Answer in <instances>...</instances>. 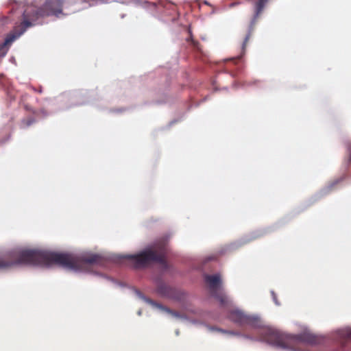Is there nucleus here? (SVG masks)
I'll return each instance as SVG.
<instances>
[{
  "mask_svg": "<svg viewBox=\"0 0 351 351\" xmlns=\"http://www.w3.org/2000/svg\"><path fill=\"white\" fill-rule=\"evenodd\" d=\"M229 332V333H230V334H232V335H236V333H234V332H232V331H230V332Z\"/></svg>",
  "mask_w": 351,
  "mask_h": 351,
  "instance_id": "2eb2a0df",
  "label": "nucleus"
},
{
  "mask_svg": "<svg viewBox=\"0 0 351 351\" xmlns=\"http://www.w3.org/2000/svg\"><path fill=\"white\" fill-rule=\"evenodd\" d=\"M104 263H105V260L98 254L76 256L71 254L51 252L40 250H23L5 258L0 257V269H5L14 265L42 266L58 265L66 269H77L93 266H102Z\"/></svg>",
  "mask_w": 351,
  "mask_h": 351,
  "instance_id": "f257e3e1",
  "label": "nucleus"
},
{
  "mask_svg": "<svg viewBox=\"0 0 351 351\" xmlns=\"http://www.w3.org/2000/svg\"><path fill=\"white\" fill-rule=\"evenodd\" d=\"M267 1L268 0H256V1H254L253 18H252L251 23H250L249 31H247V34H245V38H243V45H241V50H243V53L245 51L246 44H247V41L252 36V31L254 28V25L257 22V20L261 13L263 12L264 8L265 7Z\"/></svg>",
  "mask_w": 351,
  "mask_h": 351,
  "instance_id": "0eeeda50",
  "label": "nucleus"
},
{
  "mask_svg": "<svg viewBox=\"0 0 351 351\" xmlns=\"http://www.w3.org/2000/svg\"><path fill=\"white\" fill-rule=\"evenodd\" d=\"M339 337L345 340H351V328L339 330Z\"/></svg>",
  "mask_w": 351,
  "mask_h": 351,
  "instance_id": "9d476101",
  "label": "nucleus"
},
{
  "mask_svg": "<svg viewBox=\"0 0 351 351\" xmlns=\"http://www.w3.org/2000/svg\"><path fill=\"white\" fill-rule=\"evenodd\" d=\"M77 11V9H75V10H72V12H71V13H74V12H75Z\"/></svg>",
  "mask_w": 351,
  "mask_h": 351,
  "instance_id": "ddd939ff",
  "label": "nucleus"
},
{
  "mask_svg": "<svg viewBox=\"0 0 351 351\" xmlns=\"http://www.w3.org/2000/svg\"><path fill=\"white\" fill-rule=\"evenodd\" d=\"M205 282L208 285L209 290H210L211 295L219 302L223 307H229L232 304L231 300L223 292L219 291L220 280L219 274L206 275L205 276Z\"/></svg>",
  "mask_w": 351,
  "mask_h": 351,
  "instance_id": "423d86ee",
  "label": "nucleus"
},
{
  "mask_svg": "<svg viewBox=\"0 0 351 351\" xmlns=\"http://www.w3.org/2000/svg\"><path fill=\"white\" fill-rule=\"evenodd\" d=\"M167 237L158 239L152 245L138 254L126 255L124 258L130 261L135 269L145 268L153 263H159L165 269L167 267L165 256L167 253Z\"/></svg>",
  "mask_w": 351,
  "mask_h": 351,
  "instance_id": "7ed1b4c3",
  "label": "nucleus"
},
{
  "mask_svg": "<svg viewBox=\"0 0 351 351\" xmlns=\"http://www.w3.org/2000/svg\"><path fill=\"white\" fill-rule=\"evenodd\" d=\"M149 303L152 304V305L158 307V308H160V309H162V311H166L167 313H169L171 314V315L176 317H179V314L167 307H164L158 304H156L154 303L152 300H149Z\"/></svg>",
  "mask_w": 351,
  "mask_h": 351,
  "instance_id": "1a4fd4ad",
  "label": "nucleus"
},
{
  "mask_svg": "<svg viewBox=\"0 0 351 351\" xmlns=\"http://www.w3.org/2000/svg\"><path fill=\"white\" fill-rule=\"evenodd\" d=\"M261 331V340L269 345L283 349H293L296 343L316 344V338L310 334H302L296 337L287 335L276 329L269 327L259 328Z\"/></svg>",
  "mask_w": 351,
  "mask_h": 351,
  "instance_id": "20e7f679",
  "label": "nucleus"
},
{
  "mask_svg": "<svg viewBox=\"0 0 351 351\" xmlns=\"http://www.w3.org/2000/svg\"><path fill=\"white\" fill-rule=\"evenodd\" d=\"M72 5L73 3L66 0H46L40 8L27 6L23 12H20V21L14 23V29L7 34L5 40L0 45V50L8 49L16 39L23 35L28 27L33 26L40 18L50 16L60 17L69 14L63 12V8Z\"/></svg>",
  "mask_w": 351,
  "mask_h": 351,
  "instance_id": "f03ea898",
  "label": "nucleus"
},
{
  "mask_svg": "<svg viewBox=\"0 0 351 351\" xmlns=\"http://www.w3.org/2000/svg\"><path fill=\"white\" fill-rule=\"evenodd\" d=\"M157 292L162 296H169L170 293H171V289L164 284H160L157 287Z\"/></svg>",
  "mask_w": 351,
  "mask_h": 351,
  "instance_id": "6e6552de",
  "label": "nucleus"
},
{
  "mask_svg": "<svg viewBox=\"0 0 351 351\" xmlns=\"http://www.w3.org/2000/svg\"><path fill=\"white\" fill-rule=\"evenodd\" d=\"M349 160L351 162V149H350Z\"/></svg>",
  "mask_w": 351,
  "mask_h": 351,
  "instance_id": "f8f14e48",
  "label": "nucleus"
},
{
  "mask_svg": "<svg viewBox=\"0 0 351 351\" xmlns=\"http://www.w3.org/2000/svg\"><path fill=\"white\" fill-rule=\"evenodd\" d=\"M219 331H220V332H225V331H224L223 330H222V329H219Z\"/></svg>",
  "mask_w": 351,
  "mask_h": 351,
  "instance_id": "4468645a",
  "label": "nucleus"
},
{
  "mask_svg": "<svg viewBox=\"0 0 351 351\" xmlns=\"http://www.w3.org/2000/svg\"><path fill=\"white\" fill-rule=\"evenodd\" d=\"M228 319L241 328H262L263 322L255 314H247L239 308H233L228 313Z\"/></svg>",
  "mask_w": 351,
  "mask_h": 351,
  "instance_id": "39448f33",
  "label": "nucleus"
},
{
  "mask_svg": "<svg viewBox=\"0 0 351 351\" xmlns=\"http://www.w3.org/2000/svg\"><path fill=\"white\" fill-rule=\"evenodd\" d=\"M106 3H125L129 1V0H103Z\"/></svg>",
  "mask_w": 351,
  "mask_h": 351,
  "instance_id": "9b49d317",
  "label": "nucleus"
}]
</instances>
